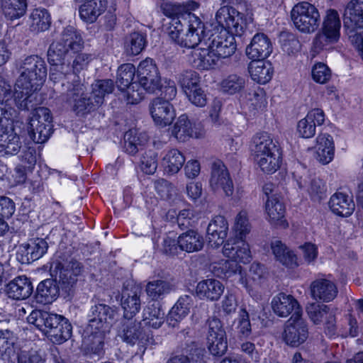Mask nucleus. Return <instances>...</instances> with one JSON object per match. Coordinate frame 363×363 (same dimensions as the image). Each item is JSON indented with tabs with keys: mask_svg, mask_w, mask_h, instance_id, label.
<instances>
[{
	"mask_svg": "<svg viewBox=\"0 0 363 363\" xmlns=\"http://www.w3.org/2000/svg\"><path fill=\"white\" fill-rule=\"evenodd\" d=\"M140 167L143 172L147 174H152L157 167V154L153 150H148L143 154Z\"/></svg>",
	"mask_w": 363,
	"mask_h": 363,
	"instance_id": "nucleus-60",
	"label": "nucleus"
},
{
	"mask_svg": "<svg viewBox=\"0 0 363 363\" xmlns=\"http://www.w3.org/2000/svg\"><path fill=\"white\" fill-rule=\"evenodd\" d=\"M249 72L252 80L259 84H264L272 77L273 68L272 64L263 60H252L249 65Z\"/></svg>",
	"mask_w": 363,
	"mask_h": 363,
	"instance_id": "nucleus-39",
	"label": "nucleus"
},
{
	"mask_svg": "<svg viewBox=\"0 0 363 363\" xmlns=\"http://www.w3.org/2000/svg\"><path fill=\"white\" fill-rule=\"evenodd\" d=\"M33 285L28 278L20 276L11 280L6 286L8 296L14 300H24L33 292Z\"/></svg>",
	"mask_w": 363,
	"mask_h": 363,
	"instance_id": "nucleus-32",
	"label": "nucleus"
},
{
	"mask_svg": "<svg viewBox=\"0 0 363 363\" xmlns=\"http://www.w3.org/2000/svg\"><path fill=\"white\" fill-rule=\"evenodd\" d=\"M52 274L59 278V282L66 289L72 287L77 281V277L83 272L82 264L75 259L62 264L56 260L50 267Z\"/></svg>",
	"mask_w": 363,
	"mask_h": 363,
	"instance_id": "nucleus-14",
	"label": "nucleus"
},
{
	"mask_svg": "<svg viewBox=\"0 0 363 363\" xmlns=\"http://www.w3.org/2000/svg\"><path fill=\"white\" fill-rule=\"evenodd\" d=\"M72 326L69 320L65 317L61 320L60 323L52 331L48 339L55 344L60 345L68 340L72 336Z\"/></svg>",
	"mask_w": 363,
	"mask_h": 363,
	"instance_id": "nucleus-53",
	"label": "nucleus"
},
{
	"mask_svg": "<svg viewBox=\"0 0 363 363\" xmlns=\"http://www.w3.org/2000/svg\"><path fill=\"white\" fill-rule=\"evenodd\" d=\"M207 345L209 352L214 356L223 355L228 349L227 336L207 337Z\"/></svg>",
	"mask_w": 363,
	"mask_h": 363,
	"instance_id": "nucleus-58",
	"label": "nucleus"
},
{
	"mask_svg": "<svg viewBox=\"0 0 363 363\" xmlns=\"http://www.w3.org/2000/svg\"><path fill=\"white\" fill-rule=\"evenodd\" d=\"M343 24L351 43L363 60V0H350L346 6Z\"/></svg>",
	"mask_w": 363,
	"mask_h": 363,
	"instance_id": "nucleus-3",
	"label": "nucleus"
},
{
	"mask_svg": "<svg viewBox=\"0 0 363 363\" xmlns=\"http://www.w3.org/2000/svg\"><path fill=\"white\" fill-rule=\"evenodd\" d=\"M174 289V285L170 281L164 279H156L147 284L145 291L152 300L157 301Z\"/></svg>",
	"mask_w": 363,
	"mask_h": 363,
	"instance_id": "nucleus-47",
	"label": "nucleus"
},
{
	"mask_svg": "<svg viewBox=\"0 0 363 363\" xmlns=\"http://www.w3.org/2000/svg\"><path fill=\"white\" fill-rule=\"evenodd\" d=\"M13 96L11 85L0 77V123L6 121L7 125H9V121L11 120L16 113L12 106Z\"/></svg>",
	"mask_w": 363,
	"mask_h": 363,
	"instance_id": "nucleus-26",
	"label": "nucleus"
},
{
	"mask_svg": "<svg viewBox=\"0 0 363 363\" xmlns=\"http://www.w3.org/2000/svg\"><path fill=\"white\" fill-rule=\"evenodd\" d=\"M70 79L65 95L67 101H74L73 111L77 115H84L99 107L91 95L89 97L84 96L86 86L78 75L71 76Z\"/></svg>",
	"mask_w": 363,
	"mask_h": 363,
	"instance_id": "nucleus-7",
	"label": "nucleus"
},
{
	"mask_svg": "<svg viewBox=\"0 0 363 363\" xmlns=\"http://www.w3.org/2000/svg\"><path fill=\"white\" fill-rule=\"evenodd\" d=\"M312 77L319 84H325L331 78V71L324 63H317L312 69Z\"/></svg>",
	"mask_w": 363,
	"mask_h": 363,
	"instance_id": "nucleus-64",
	"label": "nucleus"
},
{
	"mask_svg": "<svg viewBox=\"0 0 363 363\" xmlns=\"http://www.w3.org/2000/svg\"><path fill=\"white\" fill-rule=\"evenodd\" d=\"M329 206L336 215L347 217L352 213L355 206L352 199L347 194L337 192L330 197Z\"/></svg>",
	"mask_w": 363,
	"mask_h": 363,
	"instance_id": "nucleus-38",
	"label": "nucleus"
},
{
	"mask_svg": "<svg viewBox=\"0 0 363 363\" xmlns=\"http://www.w3.org/2000/svg\"><path fill=\"white\" fill-rule=\"evenodd\" d=\"M108 0H88L79 8L80 18L86 23H93L105 12L108 4Z\"/></svg>",
	"mask_w": 363,
	"mask_h": 363,
	"instance_id": "nucleus-30",
	"label": "nucleus"
},
{
	"mask_svg": "<svg viewBox=\"0 0 363 363\" xmlns=\"http://www.w3.org/2000/svg\"><path fill=\"white\" fill-rule=\"evenodd\" d=\"M4 121L0 123V153L2 155H14L21 150V142L12 128L9 131L3 130Z\"/></svg>",
	"mask_w": 363,
	"mask_h": 363,
	"instance_id": "nucleus-36",
	"label": "nucleus"
},
{
	"mask_svg": "<svg viewBox=\"0 0 363 363\" xmlns=\"http://www.w3.org/2000/svg\"><path fill=\"white\" fill-rule=\"evenodd\" d=\"M272 308L274 313L279 317H287L293 311L294 313H302L299 304L294 297L284 293H279L273 298Z\"/></svg>",
	"mask_w": 363,
	"mask_h": 363,
	"instance_id": "nucleus-28",
	"label": "nucleus"
},
{
	"mask_svg": "<svg viewBox=\"0 0 363 363\" xmlns=\"http://www.w3.org/2000/svg\"><path fill=\"white\" fill-rule=\"evenodd\" d=\"M341 22L339 14L334 9H329L323 18L320 31L314 39V44L318 48H323L325 45L335 43L340 38Z\"/></svg>",
	"mask_w": 363,
	"mask_h": 363,
	"instance_id": "nucleus-10",
	"label": "nucleus"
},
{
	"mask_svg": "<svg viewBox=\"0 0 363 363\" xmlns=\"http://www.w3.org/2000/svg\"><path fill=\"white\" fill-rule=\"evenodd\" d=\"M17 363H45V357L38 351L22 350L17 353Z\"/></svg>",
	"mask_w": 363,
	"mask_h": 363,
	"instance_id": "nucleus-61",
	"label": "nucleus"
},
{
	"mask_svg": "<svg viewBox=\"0 0 363 363\" xmlns=\"http://www.w3.org/2000/svg\"><path fill=\"white\" fill-rule=\"evenodd\" d=\"M308 335V323L301 313H294L283 326L282 340L291 347H298L303 345Z\"/></svg>",
	"mask_w": 363,
	"mask_h": 363,
	"instance_id": "nucleus-8",
	"label": "nucleus"
},
{
	"mask_svg": "<svg viewBox=\"0 0 363 363\" xmlns=\"http://www.w3.org/2000/svg\"><path fill=\"white\" fill-rule=\"evenodd\" d=\"M124 140L125 150L130 155H135L147 143V136L135 129H131L125 133Z\"/></svg>",
	"mask_w": 363,
	"mask_h": 363,
	"instance_id": "nucleus-46",
	"label": "nucleus"
},
{
	"mask_svg": "<svg viewBox=\"0 0 363 363\" xmlns=\"http://www.w3.org/2000/svg\"><path fill=\"white\" fill-rule=\"evenodd\" d=\"M164 312L160 303H149L143 311L145 324L155 329L159 328L164 321Z\"/></svg>",
	"mask_w": 363,
	"mask_h": 363,
	"instance_id": "nucleus-45",
	"label": "nucleus"
},
{
	"mask_svg": "<svg viewBox=\"0 0 363 363\" xmlns=\"http://www.w3.org/2000/svg\"><path fill=\"white\" fill-rule=\"evenodd\" d=\"M178 83L186 94L201 85V77L196 71L184 70L178 75Z\"/></svg>",
	"mask_w": 363,
	"mask_h": 363,
	"instance_id": "nucleus-56",
	"label": "nucleus"
},
{
	"mask_svg": "<svg viewBox=\"0 0 363 363\" xmlns=\"http://www.w3.org/2000/svg\"><path fill=\"white\" fill-rule=\"evenodd\" d=\"M58 294L59 286L56 281L48 279L38 284L35 298L38 303L48 304L55 300Z\"/></svg>",
	"mask_w": 363,
	"mask_h": 363,
	"instance_id": "nucleus-41",
	"label": "nucleus"
},
{
	"mask_svg": "<svg viewBox=\"0 0 363 363\" xmlns=\"http://www.w3.org/2000/svg\"><path fill=\"white\" fill-rule=\"evenodd\" d=\"M225 289L223 283L216 279L201 281L196 286V294L201 298L214 301L220 298Z\"/></svg>",
	"mask_w": 363,
	"mask_h": 363,
	"instance_id": "nucleus-34",
	"label": "nucleus"
},
{
	"mask_svg": "<svg viewBox=\"0 0 363 363\" xmlns=\"http://www.w3.org/2000/svg\"><path fill=\"white\" fill-rule=\"evenodd\" d=\"M142 289L137 286L125 288L122 291L121 306L124 310L123 318H133L141 307Z\"/></svg>",
	"mask_w": 363,
	"mask_h": 363,
	"instance_id": "nucleus-25",
	"label": "nucleus"
},
{
	"mask_svg": "<svg viewBox=\"0 0 363 363\" xmlns=\"http://www.w3.org/2000/svg\"><path fill=\"white\" fill-rule=\"evenodd\" d=\"M251 226L248 220L247 213L240 211L235 218V230L239 238L243 239L250 232Z\"/></svg>",
	"mask_w": 363,
	"mask_h": 363,
	"instance_id": "nucleus-63",
	"label": "nucleus"
},
{
	"mask_svg": "<svg viewBox=\"0 0 363 363\" xmlns=\"http://www.w3.org/2000/svg\"><path fill=\"white\" fill-rule=\"evenodd\" d=\"M246 84L243 76L232 74L224 78L220 82V89L223 93L230 95L242 91Z\"/></svg>",
	"mask_w": 363,
	"mask_h": 363,
	"instance_id": "nucleus-50",
	"label": "nucleus"
},
{
	"mask_svg": "<svg viewBox=\"0 0 363 363\" xmlns=\"http://www.w3.org/2000/svg\"><path fill=\"white\" fill-rule=\"evenodd\" d=\"M19 76L16 79L18 84H31L35 88H41L47 76L46 65L38 55H30L16 63Z\"/></svg>",
	"mask_w": 363,
	"mask_h": 363,
	"instance_id": "nucleus-4",
	"label": "nucleus"
},
{
	"mask_svg": "<svg viewBox=\"0 0 363 363\" xmlns=\"http://www.w3.org/2000/svg\"><path fill=\"white\" fill-rule=\"evenodd\" d=\"M104 333L90 330V334L83 338L82 347L86 354L98 356L104 353Z\"/></svg>",
	"mask_w": 363,
	"mask_h": 363,
	"instance_id": "nucleus-43",
	"label": "nucleus"
},
{
	"mask_svg": "<svg viewBox=\"0 0 363 363\" xmlns=\"http://www.w3.org/2000/svg\"><path fill=\"white\" fill-rule=\"evenodd\" d=\"M121 91H123V97L127 104H136L144 98V91L145 90L139 82H133Z\"/></svg>",
	"mask_w": 363,
	"mask_h": 363,
	"instance_id": "nucleus-59",
	"label": "nucleus"
},
{
	"mask_svg": "<svg viewBox=\"0 0 363 363\" xmlns=\"http://www.w3.org/2000/svg\"><path fill=\"white\" fill-rule=\"evenodd\" d=\"M199 7L195 1L166 6L164 13L171 17L168 27L170 38L183 48H195L204 38L205 25L191 11Z\"/></svg>",
	"mask_w": 363,
	"mask_h": 363,
	"instance_id": "nucleus-1",
	"label": "nucleus"
},
{
	"mask_svg": "<svg viewBox=\"0 0 363 363\" xmlns=\"http://www.w3.org/2000/svg\"><path fill=\"white\" fill-rule=\"evenodd\" d=\"M193 57L195 66L201 69L213 68L220 59L216 52L213 51L207 45L194 50Z\"/></svg>",
	"mask_w": 363,
	"mask_h": 363,
	"instance_id": "nucleus-40",
	"label": "nucleus"
},
{
	"mask_svg": "<svg viewBox=\"0 0 363 363\" xmlns=\"http://www.w3.org/2000/svg\"><path fill=\"white\" fill-rule=\"evenodd\" d=\"M30 28L33 32L45 31L50 26V16L45 9H34L30 16Z\"/></svg>",
	"mask_w": 363,
	"mask_h": 363,
	"instance_id": "nucleus-49",
	"label": "nucleus"
},
{
	"mask_svg": "<svg viewBox=\"0 0 363 363\" xmlns=\"http://www.w3.org/2000/svg\"><path fill=\"white\" fill-rule=\"evenodd\" d=\"M234 35L235 34L230 33L225 29L219 30L218 28H215L205 41L204 45L216 52L220 58H227L233 55L236 50Z\"/></svg>",
	"mask_w": 363,
	"mask_h": 363,
	"instance_id": "nucleus-11",
	"label": "nucleus"
},
{
	"mask_svg": "<svg viewBox=\"0 0 363 363\" xmlns=\"http://www.w3.org/2000/svg\"><path fill=\"white\" fill-rule=\"evenodd\" d=\"M177 244L181 250L192 253L203 249L204 239L197 231L188 230L178 237Z\"/></svg>",
	"mask_w": 363,
	"mask_h": 363,
	"instance_id": "nucleus-37",
	"label": "nucleus"
},
{
	"mask_svg": "<svg viewBox=\"0 0 363 363\" xmlns=\"http://www.w3.org/2000/svg\"><path fill=\"white\" fill-rule=\"evenodd\" d=\"M272 252L277 261L289 268L297 267V257L280 240H275L271 245Z\"/></svg>",
	"mask_w": 363,
	"mask_h": 363,
	"instance_id": "nucleus-42",
	"label": "nucleus"
},
{
	"mask_svg": "<svg viewBox=\"0 0 363 363\" xmlns=\"http://www.w3.org/2000/svg\"><path fill=\"white\" fill-rule=\"evenodd\" d=\"M119 336L127 344L138 347V353L144 354L148 346L155 345L152 335L145 334L141 323L133 318H123L118 331Z\"/></svg>",
	"mask_w": 363,
	"mask_h": 363,
	"instance_id": "nucleus-5",
	"label": "nucleus"
},
{
	"mask_svg": "<svg viewBox=\"0 0 363 363\" xmlns=\"http://www.w3.org/2000/svg\"><path fill=\"white\" fill-rule=\"evenodd\" d=\"M281 160V151L279 147L267 157L264 156V158L259 160L257 164L264 172L272 174L280 167Z\"/></svg>",
	"mask_w": 363,
	"mask_h": 363,
	"instance_id": "nucleus-54",
	"label": "nucleus"
},
{
	"mask_svg": "<svg viewBox=\"0 0 363 363\" xmlns=\"http://www.w3.org/2000/svg\"><path fill=\"white\" fill-rule=\"evenodd\" d=\"M225 257L238 262L247 263L251 259L249 245L243 239L226 242L223 247Z\"/></svg>",
	"mask_w": 363,
	"mask_h": 363,
	"instance_id": "nucleus-33",
	"label": "nucleus"
},
{
	"mask_svg": "<svg viewBox=\"0 0 363 363\" xmlns=\"http://www.w3.org/2000/svg\"><path fill=\"white\" fill-rule=\"evenodd\" d=\"M135 74V67L133 64L127 63L121 65L117 72L116 85L121 90L130 85Z\"/></svg>",
	"mask_w": 363,
	"mask_h": 363,
	"instance_id": "nucleus-55",
	"label": "nucleus"
},
{
	"mask_svg": "<svg viewBox=\"0 0 363 363\" xmlns=\"http://www.w3.org/2000/svg\"><path fill=\"white\" fill-rule=\"evenodd\" d=\"M265 212L267 219L272 225L281 228H287L288 223L284 218L285 206L277 195L273 194L267 199Z\"/></svg>",
	"mask_w": 363,
	"mask_h": 363,
	"instance_id": "nucleus-23",
	"label": "nucleus"
},
{
	"mask_svg": "<svg viewBox=\"0 0 363 363\" xmlns=\"http://www.w3.org/2000/svg\"><path fill=\"white\" fill-rule=\"evenodd\" d=\"M279 147V144L277 140H274L267 133L263 132L257 133L253 137L251 151L257 162Z\"/></svg>",
	"mask_w": 363,
	"mask_h": 363,
	"instance_id": "nucleus-20",
	"label": "nucleus"
},
{
	"mask_svg": "<svg viewBox=\"0 0 363 363\" xmlns=\"http://www.w3.org/2000/svg\"><path fill=\"white\" fill-rule=\"evenodd\" d=\"M216 20L221 29L240 36L244 32L245 22L243 14L232 6L220 7L216 14Z\"/></svg>",
	"mask_w": 363,
	"mask_h": 363,
	"instance_id": "nucleus-12",
	"label": "nucleus"
},
{
	"mask_svg": "<svg viewBox=\"0 0 363 363\" xmlns=\"http://www.w3.org/2000/svg\"><path fill=\"white\" fill-rule=\"evenodd\" d=\"M193 304L194 296L184 295L180 296L169 313L168 324L172 327H176L177 323L189 313Z\"/></svg>",
	"mask_w": 363,
	"mask_h": 363,
	"instance_id": "nucleus-35",
	"label": "nucleus"
},
{
	"mask_svg": "<svg viewBox=\"0 0 363 363\" xmlns=\"http://www.w3.org/2000/svg\"><path fill=\"white\" fill-rule=\"evenodd\" d=\"M310 293L311 297L317 301L330 302L337 296L338 289L331 280L318 279L311 282Z\"/></svg>",
	"mask_w": 363,
	"mask_h": 363,
	"instance_id": "nucleus-21",
	"label": "nucleus"
},
{
	"mask_svg": "<svg viewBox=\"0 0 363 363\" xmlns=\"http://www.w3.org/2000/svg\"><path fill=\"white\" fill-rule=\"evenodd\" d=\"M137 74L138 82L147 92L154 94L162 88L161 77L153 60L147 58L140 62Z\"/></svg>",
	"mask_w": 363,
	"mask_h": 363,
	"instance_id": "nucleus-13",
	"label": "nucleus"
},
{
	"mask_svg": "<svg viewBox=\"0 0 363 363\" xmlns=\"http://www.w3.org/2000/svg\"><path fill=\"white\" fill-rule=\"evenodd\" d=\"M149 110L155 123L162 128L172 124L176 117L173 105L162 97L153 99L149 104Z\"/></svg>",
	"mask_w": 363,
	"mask_h": 363,
	"instance_id": "nucleus-17",
	"label": "nucleus"
},
{
	"mask_svg": "<svg viewBox=\"0 0 363 363\" xmlns=\"http://www.w3.org/2000/svg\"><path fill=\"white\" fill-rule=\"evenodd\" d=\"M281 48L289 55L297 53L301 48L299 40L294 34L287 33L281 35Z\"/></svg>",
	"mask_w": 363,
	"mask_h": 363,
	"instance_id": "nucleus-62",
	"label": "nucleus"
},
{
	"mask_svg": "<svg viewBox=\"0 0 363 363\" xmlns=\"http://www.w3.org/2000/svg\"><path fill=\"white\" fill-rule=\"evenodd\" d=\"M82 48V41L76 30L68 26L61 33L58 39L52 42L48 51L50 64L69 63L72 53H76Z\"/></svg>",
	"mask_w": 363,
	"mask_h": 363,
	"instance_id": "nucleus-2",
	"label": "nucleus"
},
{
	"mask_svg": "<svg viewBox=\"0 0 363 363\" xmlns=\"http://www.w3.org/2000/svg\"><path fill=\"white\" fill-rule=\"evenodd\" d=\"M40 88H35L31 84H23V86L18 85L16 82L14 86L13 103L21 110L29 111L34 109L35 111L36 106L40 104L38 91Z\"/></svg>",
	"mask_w": 363,
	"mask_h": 363,
	"instance_id": "nucleus-18",
	"label": "nucleus"
},
{
	"mask_svg": "<svg viewBox=\"0 0 363 363\" xmlns=\"http://www.w3.org/2000/svg\"><path fill=\"white\" fill-rule=\"evenodd\" d=\"M171 135L179 142H186L193 137H198L196 127L186 114L179 116L171 129Z\"/></svg>",
	"mask_w": 363,
	"mask_h": 363,
	"instance_id": "nucleus-29",
	"label": "nucleus"
},
{
	"mask_svg": "<svg viewBox=\"0 0 363 363\" xmlns=\"http://www.w3.org/2000/svg\"><path fill=\"white\" fill-rule=\"evenodd\" d=\"M27 9L26 0H3V10L10 20L23 16Z\"/></svg>",
	"mask_w": 363,
	"mask_h": 363,
	"instance_id": "nucleus-51",
	"label": "nucleus"
},
{
	"mask_svg": "<svg viewBox=\"0 0 363 363\" xmlns=\"http://www.w3.org/2000/svg\"><path fill=\"white\" fill-rule=\"evenodd\" d=\"M146 44L145 36L139 32L130 33L125 43V50L128 55H137L144 49Z\"/></svg>",
	"mask_w": 363,
	"mask_h": 363,
	"instance_id": "nucleus-52",
	"label": "nucleus"
},
{
	"mask_svg": "<svg viewBox=\"0 0 363 363\" xmlns=\"http://www.w3.org/2000/svg\"><path fill=\"white\" fill-rule=\"evenodd\" d=\"M184 162L185 157L177 149L169 150L162 159V165L168 174H177Z\"/></svg>",
	"mask_w": 363,
	"mask_h": 363,
	"instance_id": "nucleus-44",
	"label": "nucleus"
},
{
	"mask_svg": "<svg viewBox=\"0 0 363 363\" xmlns=\"http://www.w3.org/2000/svg\"><path fill=\"white\" fill-rule=\"evenodd\" d=\"M50 79L56 85V89L62 94H67L68 82H71L70 77L77 75L71 73L69 63L50 64Z\"/></svg>",
	"mask_w": 363,
	"mask_h": 363,
	"instance_id": "nucleus-27",
	"label": "nucleus"
},
{
	"mask_svg": "<svg viewBox=\"0 0 363 363\" xmlns=\"http://www.w3.org/2000/svg\"><path fill=\"white\" fill-rule=\"evenodd\" d=\"M64 316L47 311L34 310L27 318L28 323L34 325L48 337L60 323Z\"/></svg>",
	"mask_w": 363,
	"mask_h": 363,
	"instance_id": "nucleus-19",
	"label": "nucleus"
},
{
	"mask_svg": "<svg viewBox=\"0 0 363 363\" xmlns=\"http://www.w3.org/2000/svg\"><path fill=\"white\" fill-rule=\"evenodd\" d=\"M114 82L112 79H99L91 84V95L96 105L103 104L104 98L114 90Z\"/></svg>",
	"mask_w": 363,
	"mask_h": 363,
	"instance_id": "nucleus-48",
	"label": "nucleus"
},
{
	"mask_svg": "<svg viewBox=\"0 0 363 363\" xmlns=\"http://www.w3.org/2000/svg\"><path fill=\"white\" fill-rule=\"evenodd\" d=\"M52 118L50 111L45 107L35 109L28 124V133L35 143H43L48 140L52 130Z\"/></svg>",
	"mask_w": 363,
	"mask_h": 363,
	"instance_id": "nucleus-9",
	"label": "nucleus"
},
{
	"mask_svg": "<svg viewBox=\"0 0 363 363\" xmlns=\"http://www.w3.org/2000/svg\"><path fill=\"white\" fill-rule=\"evenodd\" d=\"M117 315L116 311L107 305L101 303L92 306L87 332L97 330L105 333L111 327Z\"/></svg>",
	"mask_w": 363,
	"mask_h": 363,
	"instance_id": "nucleus-16",
	"label": "nucleus"
},
{
	"mask_svg": "<svg viewBox=\"0 0 363 363\" xmlns=\"http://www.w3.org/2000/svg\"><path fill=\"white\" fill-rule=\"evenodd\" d=\"M291 18L295 27L304 33H313L318 29L320 22L318 9L306 1L298 3L293 7Z\"/></svg>",
	"mask_w": 363,
	"mask_h": 363,
	"instance_id": "nucleus-6",
	"label": "nucleus"
},
{
	"mask_svg": "<svg viewBox=\"0 0 363 363\" xmlns=\"http://www.w3.org/2000/svg\"><path fill=\"white\" fill-rule=\"evenodd\" d=\"M308 315L311 320L315 325L320 324L328 318L330 308L324 304L311 303L306 308Z\"/></svg>",
	"mask_w": 363,
	"mask_h": 363,
	"instance_id": "nucleus-57",
	"label": "nucleus"
},
{
	"mask_svg": "<svg viewBox=\"0 0 363 363\" xmlns=\"http://www.w3.org/2000/svg\"><path fill=\"white\" fill-rule=\"evenodd\" d=\"M325 121V114L322 109L314 108L306 116L300 120L297 124V131L300 136L311 138L315 133L317 125H321Z\"/></svg>",
	"mask_w": 363,
	"mask_h": 363,
	"instance_id": "nucleus-24",
	"label": "nucleus"
},
{
	"mask_svg": "<svg viewBox=\"0 0 363 363\" xmlns=\"http://www.w3.org/2000/svg\"><path fill=\"white\" fill-rule=\"evenodd\" d=\"M228 224L223 216H218L208 224L207 238L209 245L217 247L222 245L227 237Z\"/></svg>",
	"mask_w": 363,
	"mask_h": 363,
	"instance_id": "nucleus-31",
	"label": "nucleus"
},
{
	"mask_svg": "<svg viewBox=\"0 0 363 363\" xmlns=\"http://www.w3.org/2000/svg\"><path fill=\"white\" fill-rule=\"evenodd\" d=\"M211 189L215 192H223L226 196H231L234 192V185L225 165L220 160L212 164L209 179Z\"/></svg>",
	"mask_w": 363,
	"mask_h": 363,
	"instance_id": "nucleus-15",
	"label": "nucleus"
},
{
	"mask_svg": "<svg viewBox=\"0 0 363 363\" xmlns=\"http://www.w3.org/2000/svg\"><path fill=\"white\" fill-rule=\"evenodd\" d=\"M272 52V45L269 37L262 33L255 34L246 48V55L252 60H264Z\"/></svg>",
	"mask_w": 363,
	"mask_h": 363,
	"instance_id": "nucleus-22",
	"label": "nucleus"
}]
</instances>
